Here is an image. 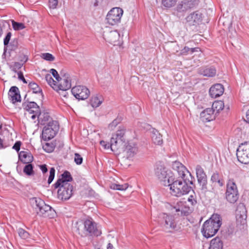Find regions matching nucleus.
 Instances as JSON below:
<instances>
[{
    "instance_id": "c756f323",
    "label": "nucleus",
    "mask_w": 249,
    "mask_h": 249,
    "mask_svg": "<svg viewBox=\"0 0 249 249\" xmlns=\"http://www.w3.org/2000/svg\"><path fill=\"white\" fill-rule=\"evenodd\" d=\"M198 182L200 186H201V189L204 191L206 190L207 187V177L205 174L203 175H200L197 176Z\"/></svg>"
},
{
    "instance_id": "69168bd1",
    "label": "nucleus",
    "mask_w": 249,
    "mask_h": 249,
    "mask_svg": "<svg viewBox=\"0 0 249 249\" xmlns=\"http://www.w3.org/2000/svg\"><path fill=\"white\" fill-rule=\"evenodd\" d=\"M67 90H65L64 91H62V95H63L64 97H67V92H66Z\"/></svg>"
},
{
    "instance_id": "79ce46f5",
    "label": "nucleus",
    "mask_w": 249,
    "mask_h": 249,
    "mask_svg": "<svg viewBox=\"0 0 249 249\" xmlns=\"http://www.w3.org/2000/svg\"><path fill=\"white\" fill-rule=\"evenodd\" d=\"M40 56L42 59L49 61H53L55 59L52 54L48 53H41Z\"/></svg>"
},
{
    "instance_id": "20e7f679",
    "label": "nucleus",
    "mask_w": 249,
    "mask_h": 249,
    "mask_svg": "<svg viewBox=\"0 0 249 249\" xmlns=\"http://www.w3.org/2000/svg\"><path fill=\"white\" fill-rule=\"evenodd\" d=\"M125 132L124 126H119V129L112 135L111 138V150L118 154H121L128 143L124 137Z\"/></svg>"
},
{
    "instance_id": "2f4dec72",
    "label": "nucleus",
    "mask_w": 249,
    "mask_h": 249,
    "mask_svg": "<svg viewBox=\"0 0 249 249\" xmlns=\"http://www.w3.org/2000/svg\"><path fill=\"white\" fill-rule=\"evenodd\" d=\"M102 98H99L98 97L95 96H93L90 99V105L93 107H98L102 103Z\"/></svg>"
},
{
    "instance_id": "9d476101",
    "label": "nucleus",
    "mask_w": 249,
    "mask_h": 249,
    "mask_svg": "<svg viewBox=\"0 0 249 249\" xmlns=\"http://www.w3.org/2000/svg\"><path fill=\"white\" fill-rule=\"evenodd\" d=\"M238 160L244 164L249 163V142H245L239 145L236 153Z\"/></svg>"
},
{
    "instance_id": "f03ea898",
    "label": "nucleus",
    "mask_w": 249,
    "mask_h": 249,
    "mask_svg": "<svg viewBox=\"0 0 249 249\" xmlns=\"http://www.w3.org/2000/svg\"><path fill=\"white\" fill-rule=\"evenodd\" d=\"M74 229L81 237L98 236L102 233L100 227L91 218L75 222Z\"/></svg>"
},
{
    "instance_id": "c9c22d12",
    "label": "nucleus",
    "mask_w": 249,
    "mask_h": 249,
    "mask_svg": "<svg viewBox=\"0 0 249 249\" xmlns=\"http://www.w3.org/2000/svg\"><path fill=\"white\" fill-rule=\"evenodd\" d=\"M55 147V144L53 142H46L43 145V149L48 153L53 152Z\"/></svg>"
},
{
    "instance_id": "a18cd8bd",
    "label": "nucleus",
    "mask_w": 249,
    "mask_h": 249,
    "mask_svg": "<svg viewBox=\"0 0 249 249\" xmlns=\"http://www.w3.org/2000/svg\"><path fill=\"white\" fill-rule=\"evenodd\" d=\"M55 170L53 167L51 168L50 170V175L48 179V183L50 184L53 180L54 178Z\"/></svg>"
},
{
    "instance_id": "ea45409f",
    "label": "nucleus",
    "mask_w": 249,
    "mask_h": 249,
    "mask_svg": "<svg viewBox=\"0 0 249 249\" xmlns=\"http://www.w3.org/2000/svg\"><path fill=\"white\" fill-rule=\"evenodd\" d=\"M19 236L22 239H27L29 237V233L22 228H19L18 230Z\"/></svg>"
},
{
    "instance_id": "4be33fe9",
    "label": "nucleus",
    "mask_w": 249,
    "mask_h": 249,
    "mask_svg": "<svg viewBox=\"0 0 249 249\" xmlns=\"http://www.w3.org/2000/svg\"><path fill=\"white\" fill-rule=\"evenodd\" d=\"M137 152L138 148L135 145L133 144L132 145L130 143H128L121 153L124 156L126 157L127 158H129L133 157Z\"/></svg>"
},
{
    "instance_id": "49530a36",
    "label": "nucleus",
    "mask_w": 249,
    "mask_h": 249,
    "mask_svg": "<svg viewBox=\"0 0 249 249\" xmlns=\"http://www.w3.org/2000/svg\"><path fill=\"white\" fill-rule=\"evenodd\" d=\"M58 4V0H49L48 5L51 9H56Z\"/></svg>"
},
{
    "instance_id": "423d86ee",
    "label": "nucleus",
    "mask_w": 249,
    "mask_h": 249,
    "mask_svg": "<svg viewBox=\"0 0 249 249\" xmlns=\"http://www.w3.org/2000/svg\"><path fill=\"white\" fill-rule=\"evenodd\" d=\"M154 174L155 177L164 186H168L170 182L173 180L175 173L168 170L161 162H157L154 169Z\"/></svg>"
},
{
    "instance_id": "09e8293b",
    "label": "nucleus",
    "mask_w": 249,
    "mask_h": 249,
    "mask_svg": "<svg viewBox=\"0 0 249 249\" xmlns=\"http://www.w3.org/2000/svg\"><path fill=\"white\" fill-rule=\"evenodd\" d=\"M188 202L192 206H194L196 204V196L191 195L187 199Z\"/></svg>"
},
{
    "instance_id": "ddd939ff",
    "label": "nucleus",
    "mask_w": 249,
    "mask_h": 249,
    "mask_svg": "<svg viewBox=\"0 0 249 249\" xmlns=\"http://www.w3.org/2000/svg\"><path fill=\"white\" fill-rule=\"evenodd\" d=\"M58 197L61 200H68L72 195L73 186L71 184L61 185L58 187Z\"/></svg>"
},
{
    "instance_id": "aec40b11",
    "label": "nucleus",
    "mask_w": 249,
    "mask_h": 249,
    "mask_svg": "<svg viewBox=\"0 0 249 249\" xmlns=\"http://www.w3.org/2000/svg\"><path fill=\"white\" fill-rule=\"evenodd\" d=\"M192 208L189 206L183 205L181 203L180 204L174 207L172 210L173 212L178 213V214L181 215H187L192 212Z\"/></svg>"
},
{
    "instance_id": "58836bf2",
    "label": "nucleus",
    "mask_w": 249,
    "mask_h": 249,
    "mask_svg": "<svg viewBox=\"0 0 249 249\" xmlns=\"http://www.w3.org/2000/svg\"><path fill=\"white\" fill-rule=\"evenodd\" d=\"M12 24L13 29L16 31L21 30L25 28L23 23L16 22L14 20H12Z\"/></svg>"
},
{
    "instance_id": "37998d69",
    "label": "nucleus",
    "mask_w": 249,
    "mask_h": 249,
    "mask_svg": "<svg viewBox=\"0 0 249 249\" xmlns=\"http://www.w3.org/2000/svg\"><path fill=\"white\" fill-rule=\"evenodd\" d=\"M236 218L238 222H239L242 224H244L245 223L246 215L245 214L240 215L237 214Z\"/></svg>"
},
{
    "instance_id": "3c124183",
    "label": "nucleus",
    "mask_w": 249,
    "mask_h": 249,
    "mask_svg": "<svg viewBox=\"0 0 249 249\" xmlns=\"http://www.w3.org/2000/svg\"><path fill=\"white\" fill-rule=\"evenodd\" d=\"M50 72L52 74L53 76L55 78L56 81H58L61 78L59 76L57 71L54 69L50 70Z\"/></svg>"
},
{
    "instance_id": "5fc2aeb1",
    "label": "nucleus",
    "mask_w": 249,
    "mask_h": 249,
    "mask_svg": "<svg viewBox=\"0 0 249 249\" xmlns=\"http://www.w3.org/2000/svg\"><path fill=\"white\" fill-rule=\"evenodd\" d=\"M21 144L20 141H17L13 146V149H15L17 152H18L20 150V147Z\"/></svg>"
},
{
    "instance_id": "4c0bfd02",
    "label": "nucleus",
    "mask_w": 249,
    "mask_h": 249,
    "mask_svg": "<svg viewBox=\"0 0 249 249\" xmlns=\"http://www.w3.org/2000/svg\"><path fill=\"white\" fill-rule=\"evenodd\" d=\"M177 0H162V4L166 8H171L174 6Z\"/></svg>"
},
{
    "instance_id": "6e6552de",
    "label": "nucleus",
    "mask_w": 249,
    "mask_h": 249,
    "mask_svg": "<svg viewBox=\"0 0 249 249\" xmlns=\"http://www.w3.org/2000/svg\"><path fill=\"white\" fill-rule=\"evenodd\" d=\"M58 130L57 123L56 121L49 122L45 125L42 132V138L47 141L53 138Z\"/></svg>"
},
{
    "instance_id": "e433bc0d",
    "label": "nucleus",
    "mask_w": 249,
    "mask_h": 249,
    "mask_svg": "<svg viewBox=\"0 0 249 249\" xmlns=\"http://www.w3.org/2000/svg\"><path fill=\"white\" fill-rule=\"evenodd\" d=\"M128 184L126 183L124 184L113 183L111 185L110 188L113 190L123 191L126 190L128 188Z\"/></svg>"
},
{
    "instance_id": "2eb2a0df",
    "label": "nucleus",
    "mask_w": 249,
    "mask_h": 249,
    "mask_svg": "<svg viewBox=\"0 0 249 249\" xmlns=\"http://www.w3.org/2000/svg\"><path fill=\"white\" fill-rule=\"evenodd\" d=\"M23 108L30 114H33L31 116L32 119H35L39 114L40 111L39 106L36 102H30L23 104Z\"/></svg>"
},
{
    "instance_id": "c85d7f7f",
    "label": "nucleus",
    "mask_w": 249,
    "mask_h": 249,
    "mask_svg": "<svg viewBox=\"0 0 249 249\" xmlns=\"http://www.w3.org/2000/svg\"><path fill=\"white\" fill-rule=\"evenodd\" d=\"M39 120V122L41 124L45 125L47 122H51L52 120L50 121L51 119L50 116L48 112H39V114L37 115V117Z\"/></svg>"
},
{
    "instance_id": "0e129e2a",
    "label": "nucleus",
    "mask_w": 249,
    "mask_h": 249,
    "mask_svg": "<svg viewBox=\"0 0 249 249\" xmlns=\"http://www.w3.org/2000/svg\"><path fill=\"white\" fill-rule=\"evenodd\" d=\"M246 118L247 121L249 123V109L247 111L246 113Z\"/></svg>"
},
{
    "instance_id": "5701e85b",
    "label": "nucleus",
    "mask_w": 249,
    "mask_h": 249,
    "mask_svg": "<svg viewBox=\"0 0 249 249\" xmlns=\"http://www.w3.org/2000/svg\"><path fill=\"white\" fill-rule=\"evenodd\" d=\"M9 97L10 100H11L13 103H15L17 102H20V95L18 89L16 87H12L8 92Z\"/></svg>"
},
{
    "instance_id": "412c9836",
    "label": "nucleus",
    "mask_w": 249,
    "mask_h": 249,
    "mask_svg": "<svg viewBox=\"0 0 249 249\" xmlns=\"http://www.w3.org/2000/svg\"><path fill=\"white\" fill-rule=\"evenodd\" d=\"M223 246V242L219 237L213 239L209 245L206 244L203 245V249H222Z\"/></svg>"
},
{
    "instance_id": "bf43d9fd",
    "label": "nucleus",
    "mask_w": 249,
    "mask_h": 249,
    "mask_svg": "<svg viewBox=\"0 0 249 249\" xmlns=\"http://www.w3.org/2000/svg\"><path fill=\"white\" fill-rule=\"evenodd\" d=\"M118 123V122L117 121V120H114L110 124H109V127L112 128L113 127H115L117 125V124Z\"/></svg>"
},
{
    "instance_id": "473e14b6",
    "label": "nucleus",
    "mask_w": 249,
    "mask_h": 249,
    "mask_svg": "<svg viewBox=\"0 0 249 249\" xmlns=\"http://www.w3.org/2000/svg\"><path fill=\"white\" fill-rule=\"evenodd\" d=\"M26 165L23 168V172L27 176H30L34 174V171L33 170V165L29 163H26Z\"/></svg>"
},
{
    "instance_id": "f3484780",
    "label": "nucleus",
    "mask_w": 249,
    "mask_h": 249,
    "mask_svg": "<svg viewBox=\"0 0 249 249\" xmlns=\"http://www.w3.org/2000/svg\"><path fill=\"white\" fill-rule=\"evenodd\" d=\"M103 36L104 38L111 44L116 43L120 38V35L116 31H105Z\"/></svg>"
},
{
    "instance_id": "774afa93",
    "label": "nucleus",
    "mask_w": 249,
    "mask_h": 249,
    "mask_svg": "<svg viewBox=\"0 0 249 249\" xmlns=\"http://www.w3.org/2000/svg\"><path fill=\"white\" fill-rule=\"evenodd\" d=\"M100 143H101V144L103 146H104V145H105V144H106V142L105 141H101Z\"/></svg>"
},
{
    "instance_id": "f704fd0d",
    "label": "nucleus",
    "mask_w": 249,
    "mask_h": 249,
    "mask_svg": "<svg viewBox=\"0 0 249 249\" xmlns=\"http://www.w3.org/2000/svg\"><path fill=\"white\" fill-rule=\"evenodd\" d=\"M29 87L31 89L33 92L35 93H38L42 92L41 89L38 86V85L33 82H30L29 84Z\"/></svg>"
},
{
    "instance_id": "4468645a",
    "label": "nucleus",
    "mask_w": 249,
    "mask_h": 249,
    "mask_svg": "<svg viewBox=\"0 0 249 249\" xmlns=\"http://www.w3.org/2000/svg\"><path fill=\"white\" fill-rule=\"evenodd\" d=\"M142 127L150 131L151 139L154 144L158 145H161L162 144L163 140L162 136L157 130L152 128L150 125L146 124H143L142 125H141Z\"/></svg>"
},
{
    "instance_id": "c03bdc74",
    "label": "nucleus",
    "mask_w": 249,
    "mask_h": 249,
    "mask_svg": "<svg viewBox=\"0 0 249 249\" xmlns=\"http://www.w3.org/2000/svg\"><path fill=\"white\" fill-rule=\"evenodd\" d=\"M23 65V63L20 62H15L14 64L11 66L12 70L16 72L18 70L20 69Z\"/></svg>"
},
{
    "instance_id": "a878e982",
    "label": "nucleus",
    "mask_w": 249,
    "mask_h": 249,
    "mask_svg": "<svg viewBox=\"0 0 249 249\" xmlns=\"http://www.w3.org/2000/svg\"><path fill=\"white\" fill-rule=\"evenodd\" d=\"M19 160L23 163H29L33 160V156L31 153L26 151H21L18 154Z\"/></svg>"
},
{
    "instance_id": "f257e3e1",
    "label": "nucleus",
    "mask_w": 249,
    "mask_h": 249,
    "mask_svg": "<svg viewBox=\"0 0 249 249\" xmlns=\"http://www.w3.org/2000/svg\"><path fill=\"white\" fill-rule=\"evenodd\" d=\"M172 168L178 174V178L176 179L175 176L173 180L168 186L170 187L171 194L175 196L180 197L187 194L191 190L189 184L193 183L192 180L187 178L188 176L191 178L190 173L180 162L175 161L172 164Z\"/></svg>"
},
{
    "instance_id": "6ab92c4d",
    "label": "nucleus",
    "mask_w": 249,
    "mask_h": 249,
    "mask_svg": "<svg viewBox=\"0 0 249 249\" xmlns=\"http://www.w3.org/2000/svg\"><path fill=\"white\" fill-rule=\"evenodd\" d=\"M224 91L223 86L220 84H216L210 89L209 93L212 97L217 98L222 95Z\"/></svg>"
},
{
    "instance_id": "7c9ffc66",
    "label": "nucleus",
    "mask_w": 249,
    "mask_h": 249,
    "mask_svg": "<svg viewBox=\"0 0 249 249\" xmlns=\"http://www.w3.org/2000/svg\"><path fill=\"white\" fill-rule=\"evenodd\" d=\"M224 107V103L222 101H216L213 103L212 107L213 112L215 111L218 112L219 111L222 110Z\"/></svg>"
},
{
    "instance_id": "f8f14e48",
    "label": "nucleus",
    "mask_w": 249,
    "mask_h": 249,
    "mask_svg": "<svg viewBox=\"0 0 249 249\" xmlns=\"http://www.w3.org/2000/svg\"><path fill=\"white\" fill-rule=\"evenodd\" d=\"M53 89L56 91H65L69 89L71 86V79L69 74H65L58 81Z\"/></svg>"
},
{
    "instance_id": "680f3d73",
    "label": "nucleus",
    "mask_w": 249,
    "mask_h": 249,
    "mask_svg": "<svg viewBox=\"0 0 249 249\" xmlns=\"http://www.w3.org/2000/svg\"><path fill=\"white\" fill-rule=\"evenodd\" d=\"M104 147L105 149H108V148H110V149H111V141L109 143H106V144L104 145Z\"/></svg>"
},
{
    "instance_id": "e2e57ef3",
    "label": "nucleus",
    "mask_w": 249,
    "mask_h": 249,
    "mask_svg": "<svg viewBox=\"0 0 249 249\" xmlns=\"http://www.w3.org/2000/svg\"><path fill=\"white\" fill-rule=\"evenodd\" d=\"M107 249H114L113 245L111 243H108L107 247Z\"/></svg>"
},
{
    "instance_id": "1a4fd4ad",
    "label": "nucleus",
    "mask_w": 249,
    "mask_h": 249,
    "mask_svg": "<svg viewBox=\"0 0 249 249\" xmlns=\"http://www.w3.org/2000/svg\"><path fill=\"white\" fill-rule=\"evenodd\" d=\"M123 14V10L119 7H115L108 13L106 19L107 22L111 25H115L120 22Z\"/></svg>"
},
{
    "instance_id": "cd10ccee",
    "label": "nucleus",
    "mask_w": 249,
    "mask_h": 249,
    "mask_svg": "<svg viewBox=\"0 0 249 249\" xmlns=\"http://www.w3.org/2000/svg\"><path fill=\"white\" fill-rule=\"evenodd\" d=\"M201 18V15L197 12H195L190 14L186 18V20L190 24L194 23H198Z\"/></svg>"
},
{
    "instance_id": "6e6d98bb",
    "label": "nucleus",
    "mask_w": 249,
    "mask_h": 249,
    "mask_svg": "<svg viewBox=\"0 0 249 249\" xmlns=\"http://www.w3.org/2000/svg\"><path fill=\"white\" fill-rule=\"evenodd\" d=\"M28 59V56L27 55H24V54H22L21 55H20L19 56V61H20V63H25L27 61Z\"/></svg>"
},
{
    "instance_id": "bb28decb",
    "label": "nucleus",
    "mask_w": 249,
    "mask_h": 249,
    "mask_svg": "<svg viewBox=\"0 0 249 249\" xmlns=\"http://www.w3.org/2000/svg\"><path fill=\"white\" fill-rule=\"evenodd\" d=\"M192 6L191 1L184 0L178 3L177 7V10L178 12H183L190 9Z\"/></svg>"
},
{
    "instance_id": "8fccbe9b",
    "label": "nucleus",
    "mask_w": 249,
    "mask_h": 249,
    "mask_svg": "<svg viewBox=\"0 0 249 249\" xmlns=\"http://www.w3.org/2000/svg\"><path fill=\"white\" fill-rule=\"evenodd\" d=\"M196 176L205 174L203 168L200 165H197L196 168Z\"/></svg>"
},
{
    "instance_id": "9b49d317",
    "label": "nucleus",
    "mask_w": 249,
    "mask_h": 249,
    "mask_svg": "<svg viewBox=\"0 0 249 249\" xmlns=\"http://www.w3.org/2000/svg\"><path fill=\"white\" fill-rule=\"evenodd\" d=\"M71 91L73 96L79 100L87 99L90 94L89 89L86 87L81 85L74 87Z\"/></svg>"
},
{
    "instance_id": "de8ad7c7",
    "label": "nucleus",
    "mask_w": 249,
    "mask_h": 249,
    "mask_svg": "<svg viewBox=\"0 0 249 249\" xmlns=\"http://www.w3.org/2000/svg\"><path fill=\"white\" fill-rule=\"evenodd\" d=\"M74 161L77 165H80L83 162V158L78 153L74 154Z\"/></svg>"
},
{
    "instance_id": "603ef678",
    "label": "nucleus",
    "mask_w": 249,
    "mask_h": 249,
    "mask_svg": "<svg viewBox=\"0 0 249 249\" xmlns=\"http://www.w3.org/2000/svg\"><path fill=\"white\" fill-rule=\"evenodd\" d=\"M11 36L12 34L10 32H8L6 36L4 38L3 43L4 46H7L9 44Z\"/></svg>"
},
{
    "instance_id": "7ed1b4c3",
    "label": "nucleus",
    "mask_w": 249,
    "mask_h": 249,
    "mask_svg": "<svg viewBox=\"0 0 249 249\" xmlns=\"http://www.w3.org/2000/svg\"><path fill=\"white\" fill-rule=\"evenodd\" d=\"M222 225V218L219 214H213L210 218L203 224L201 229L202 235L209 238L214 236Z\"/></svg>"
},
{
    "instance_id": "864d4df0",
    "label": "nucleus",
    "mask_w": 249,
    "mask_h": 249,
    "mask_svg": "<svg viewBox=\"0 0 249 249\" xmlns=\"http://www.w3.org/2000/svg\"><path fill=\"white\" fill-rule=\"evenodd\" d=\"M198 48H189L187 47H185L182 50H181V54H184L185 53H187L189 52V51H191V53H193L195 52V51L196 49H198Z\"/></svg>"
},
{
    "instance_id": "338daca9",
    "label": "nucleus",
    "mask_w": 249,
    "mask_h": 249,
    "mask_svg": "<svg viewBox=\"0 0 249 249\" xmlns=\"http://www.w3.org/2000/svg\"><path fill=\"white\" fill-rule=\"evenodd\" d=\"M15 43V44H13L14 47L12 48L13 49H15L17 47V43H18L17 41H14L12 42V43H13V44Z\"/></svg>"
},
{
    "instance_id": "4d7b16f0",
    "label": "nucleus",
    "mask_w": 249,
    "mask_h": 249,
    "mask_svg": "<svg viewBox=\"0 0 249 249\" xmlns=\"http://www.w3.org/2000/svg\"><path fill=\"white\" fill-rule=\"evenodd\" d=\"M18 78L19 79L22 81L24 83H27V81L24 78L23 73L21 71H19L18 72Z\"/></svg>"
},
{
    "instance_id": "39448f33",
    "label": "nucleus",
    "mask_w": 249,
    "mask_h": 249,
    "mask_svg": "<svg viewBox=\"0 0 249 249\" xmlns=\"http://www.w3.org/2000/svg\"><path fill=\"white\" fill-rule=\"evenodd\" d=\"M30 201L33 207L36 210L37 214L40 216L49 218H53L55 216V211L50 206L47 205L41 198L33 197L30 199Z\"/></svg>"
},
{
    "instance_id": "13d9d810",
    "label": "nucleus",
    "mask_w": 249,
    "mask_h": 249,
    "mask_svg": "<svg viewBox=\"0 0 249 249\" xmlns=\"http://www.w3.org/2000/svg\"><path fill=\"white\" fill-rule=\"evenodd\" d=\"M40 169L42 171L43 174H45L47 172L48 169L47 167V165L46 164H43L39 166Z\"/></svg>"
},
{
    "instance_id": "052dcab7",
    "label": "nucleus",
    "mask_w": 249,
    "mask_h": 249,
    "mask_svg": "<svg viewBox=\"0 0 249 249\" xmlns=\"http://www.w3.org/2000/svg\"><path fill=\"white\" fill-rule=\"evenodd\" d=\"M3 141L0 137V148H3L7 147L6 145L4 144Z\"/></svg>"
},
{
    "instance_id": "72a5a7b5",
    "label": "nucleus",
    "mask_w": 249,
    "mask_h": 249,
    "mask_svg": "<svg viewBox=\"0 0 249 249\" xmlns=\"http://www.w3.org/2000/svg\"><path fill=\"white\" fill-rule=\"evenodd\" d=\"M211 180L215 183H217L219 186H222L223 185V181L220 178L219 175L217 173H214L213 174L211 177Z\"/></svg>"
},
{
    "instance_id": "dca6fc26",
    "label": "nucleus",
    "mask_w": 249,
    "mask_h": 249,
    "mask_svg": "<svg viewBox=\"0 0 249 249\" xmlns=\"http://www.w3.org/2000/svg\"><path fill=\"white\" fill-rule=\"evenodd\" d=\"M164 228L167 232H172L177 229V223L174 216L164 214Z\"/></svg>"
},
{
    "instance_id": "b1692460",
    "label": "nucleus",
    "mask_w": 249,
    "mask_h": 249,
    "mask_svg": "<svg viewBox=\"0 0 249 249\" xmlns=\"http://www.w3.org/2000/svg\"><path fill=\"white\" fill-rule=\"evenodd\" d=\"M200 118L203 122H210L215 118L213 108H207L200 113Z\"/></svg>"
},
{
    "instance_id": "393cba45",
    "label": "nucleus",
    "mask_w": 249,
    "mask_h": 249,
    "mask_svg": "<svg viewBox=\"0 0 249 249\" xmlns=\"http://www.w3.org/2000/svg\"><path fill=\"white\" fill-rule=\"evenodd\" d=\"M198 73L204 76L213 77L216 74V70L213 67L199 68Z\"/></svg>"
},
{
    "instance_id": "a211bd4d",
    "label": "nucleus",
    "mask_w": 249,
    "mask_h": 249,
    "mask_svg": "<svg viewBox=\"0 0 249 249\" xmlns=\"http://www.w3.org/2000/svg\"><path fill=\"white\" fill-rule=\"evenodd\" d=\"M72 178L70 173L67 171H65L61 175V178H58L57 181L54 184L53 186L55 188H58L61 185L71 184L69 183L72 181Z\"/></svg>"
},
{
    "instance_id": "0eeeda50",
    "label": "nucleus",
    "mask_w": 249,
    "mask_h": 249,
    "mask_svg": "<svg viewBox=\"0 0 249 249\" xmlns=\"http://www.w3.org/2000/svg\"><path fill=\"white\" fill-rule=\"evenodd\" d=\"M225 195L227 200L231 203H234L238 199L239 194L238 188L233 179L228 180Z\"/></svg>"
},
{
    "instance_id": "a19ab883",
    "label": "nucleus",
    "mask_w": 249,
    "mask_h": 249,
    "mask_svg": "<svg viewBox=\"0 0 249 249\" xmlns=\"http://www.w3.org/2000/svg\"><path fill=\"white\" fill-rule=\"evenodd\" d=\"M45 79L48 84L53 89V86L56 85L57 81L53 80L50 74H47Z\"/></svg>"
}]
</instances>
